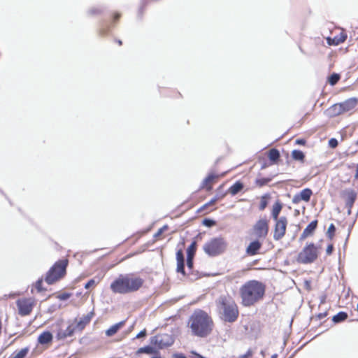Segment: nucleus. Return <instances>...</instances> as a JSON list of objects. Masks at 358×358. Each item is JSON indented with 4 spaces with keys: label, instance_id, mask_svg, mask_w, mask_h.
I'll return each mask as SVG.
<instances>
[{
    "label": "nucleus",
    "instance_id": "1",
    "mask_svg": "<svg viewBox=\"0 0 358 358\" xmlns=\"http://www.w3.org/2000/svg\"><path fill=\"white\" fill-rule=\"evenodd\" d=\"M265 289L262 282L255 280L246 282L239 290L242 305L245 307L254 306L263 299Z\"/></svg>",
    "mask_w": 358,
    "mask_h": 358
},
{
    "label": "nucleus",
    "instance_id": "2",
    "mask_svg": "<svg viewBox=\"0 0 358 358\" xmlns=\"http://www.w3.org/2000/svg\"><path fill=\"white\" fill-rule=\"evenodd\" d=\"M212 327L213 321L206 312L198 310L192 315L190 328L195 336L205 337L211 332Z\"/></svg>",
    "mask_w": 358,
    "mask_h": 358
},
{
    "label": "nucleus",
    "instance_id": "3",
    "mask_svg": "<svg viewBox=\"0 0 358 358\" xmlns=\"http://www.w3.org/2000/svg\"><path fill=\"white\" fill-rule=\"evenodd\" d=\"M221 318L228 322H234L238 316V309L235 301L229 296H221L216 301Z\"/></svg>",
    "mask_w": 358,
    "mask_h": 358
},
{
    "label": "nucleus",
    "instance_id": "4",
    "mask_svg": "<svg viewBox=\"0 0 358 358\" xmlns=\"http://www.w3.org/2000/svg\"><path fill=\"white\" fill-rule=\"evenodd\" d=\"M68 265L66 259L57 262L48 271L45 277V282L52 285L62 278L66 273V268Z\"/></svg>",
    "mask_w": 358,
    "mask_h": 358
},
{
    "label": "nucleus",
    "instance_id": "5",
    "mask_svg": "<svg viewBox=\"0 0 358 358\" xmlns=\"http://www.w3.org/2000/svg\"><path fill=\"white\" fill-rule=\"evenodd\" d=\"M227 248L225 241L220 237L213 238L207 241L203 246L204 252L210 257L222 254Z\"/></svg>",
    "mask_w": 358,
    "mask_h": 358
},
{
    "label": "nucleus",
    "instance_id": "6",
    "mask_svg": "<svg viewBox=\"0 0 358 358\" xmlns=\"http://www.w3.org/2000/svg\"><path fill=\"white\" fill-rule=\"evenodd\" d=\"M317 258V248L310 243L306 246L298 255L297 262L301 264L313 263Z\"/></svg>",
    "mask_w": 358,
    "mask_h": 358
},
{
    "label": "nucleus",
    "instance_id": "7",
    "mask_svg": "<svg viewBox=\"0 0 358 358\" xmlns=\"http://www.w3.org/2000/svg\"><path fill=\"white\" fill-rule=\"evenodd\" d=\"M128 274L120 275L118 278L113 281L110 285V288L113 292L115 294H128L127 282Z\"/></svg>",
    "mask_w": 358,
    "mask_h": 358
},
{
    "label": "nucleus",
    "instance_id": "8",
    "mask_svg": "<svg viewBox=\"0 0 358 358\" xmlns=\"http://www.w3.org/2000/svg\"><path fill=\"white\" fill-rule=\"evenodd\" d=\"M35 301L32 298L20 299L16 301L19 315L21 316L29 315L34 306Z\"/></svg>",
    "mask_w": 358,
    "mask_h": 358
},
{
    "label": "nucleus",
    "instance_id": "9",
    "mask_svg": "<svg viewBox=\"0 0 358 358\" xmlns=\"http://www.w3.org/2000/svg\"><path fill=\"white\" fill-rule=\"evenodd\" d=\"M173 342V337L168 334H159L151 338V343L161 349L171 345Z\"/></svg>",
    "mask_w": 358,
    "mask_h": 358
},
{
    "label": "nucleus",
    "instance_id": "10",
    "mask_svg": "<svg viewBox=\"0 0 358 358\" xmlns=\"http://www.w3.org/2000/svg\"><path fill=\"white\" fill-rule=\"evenodd\" d=\"M287 220L285 217H280L278 220L275 221L274 229L273 238L275 241L280 240L285 234Z\"/></svg>",
    "mask_w": 358,
    "mask_h": 358
},
{
    "label": "nucleus",
    "instance_id": "11",
    "mask_svg": "<svg viewBox=\"0 0 358 358\" xmlns=\"http://www.w3.org/2000/svg\"><path fill=\"white\" fill-rule=\"evenodd\" d=\"M127 282V292L131 293L138 291L143 286L144 280L140 277L134 276V274H128Z\"/></svg>",
    "mask_w": 358,
    "mask_h": 358
},
{
    "label": "nucleus",
    "instance_id": "12",
    "mask_svg": "<svg viewBox=\"0 0 358 358\" xmlns=\"http://www.w3.org/2000/svg\"><path fill=\"white\" fill-rule=\"evenodd\" d=\"M255 234L259 238H264L268 232V222L266 219H261L254 226Z\"/></svg>",
    "mask_w": 358,
    "mask_h": 358
},
{
    "label": "nucleus",
    "instance_id": "13",
    "mask_svg": "<svg viewBox=\"0 0 358 358\" xmlns=\"http://www.w3.org/2000/svg\"><path fill=\"white\" fill-rule=\"evenodd\" d=\"M342 196L345 199V206L348 208V214H351V210L357 199V193L352 189H345L342 192Z\"/></svg>",
    "mask_w": 358,
    "mask_h": 358
},
{
    "label": "nucleus",
    "instance_id": "14",
    "mask_svg": "<svg viewBox=\"0 0 358 358\" xmlns=\"http://www.w3.org/2000/svg\"><path fill=\"white\" fill-rule=\"evenodd\" d=\"M312 194H313V192L310 189H309V188L303 189L299 194H296L294 196V197L292 199V202L294 203H298L301 201H304L308 202L310 201Z\"/></svg>",
    "mask_w": 358,
    "mask_h": 358
},
{
    "label": "nucleus",
    "instance_id": "15",
    "mask_svg": "<svg viewBox=\"0 0 358 358\" xmlns=\"http://www.w3.org/2000/svg\"><path fill=\"white\" fill-rule=\"evenodd\" d=\"M76 330V327L73 324H70L65 330L59 329L57 334V338L58 340H63L67 337H71L73 335Z\"/></svg>",
    "mask_w": 358,
    "mask_h": 358
},
{
    "label": "nucleus",
    "instance_id": "16",
    "mask_svg": "<svg viewBox=\"0 0 358 358\" xmlns=\"http://www.w3.org/2000/svg\"><path fill=\"white\" fill-rule=\"evenodd\" d=\"M94 316V313L90 312L87 313L86 315L82 317L79 321L77 322V324L74 325L76 327V330L80 331H83L85 326L90 323L92 317Z\"/></svg>",
    "mask_w": 358,
    "mask_h": 358
},
{
    "label": "nucleus",
    "instance_id": "17",
    "mask_svg": "<svg viewBox=\"0 0 358 358\" xmlns=\"http://www.w3.org/2000/svg\"><path fill=\"white\" fill-rule=\"evenodd\" d=\"M262 245V243H260L259 241H253L247 247L245 252L249 256L256 255L258 254V252L261 249Z\"/></svg>",
    "mask_w": 358,
    "mask_h": 358
},
{
    "label": "nucleus",
    "instance_id": "18",
    "mask_svg": "<svg viewBox=\"0 0 358 358\" xmlns=\"http://www.w3.org/2000/svg\"><path fill=\"white\" fill-rule=\"evenodd\" d=\"M339 103L342 109H343V112H348L356 106L357 104V99L355 98H350Z\"/></svg>",
    "mask_w": 358,
    "mask_h": 358
},
{
    "label": "nucleus",
    "instance_id": "19",
    "mask_svg": "<svg viewBox=\"0 0 358 358\" xmlns=\"http://www.w3.org/2000/svg\"><path fill=\"white\" fill-rule=\"evenodd\" d=\"M317 225V221L313 220L311 222H310L308 226L305 228L303 230L301 236V239H304L306 237L310 236L313 231L315 230Z\"/></svg>",
    "mask_w": 358,
    "mask_h": 358
},
{
    "label": "nucleus",
    "instance_id": "20",
    "mask_svg": "<svg viewBox=\"0 0 358 358\" xmlns=\"http://www.w3.org/2000/svg\"><path fill=\"white\" fill-rule=\"evenodd\" d=\"M125 324V321H121L112 325L109 329L106 331V335L107 336H112L115 335L118 330L122 328Z\"/></svg>",
    "mask_w": 358,
    "mask_h": 358
},
{
    "label": "nucleus",
    "instance_id": "21",
    "mask_svg": "<svg viewBox=\"0 0 358 358\" xmlns=\"http://www.w3.org/2000/svg\"><path fill=\"white\" fill-rule=\"evenodd\" d=\"M52 340V335L50 331H44L38 338V342L40 344L44 345L49 343Z\"/></svg>",
    "mask_w": 358,
    "mask_h": 358
},
{
    "label": "nucleus",
    "instance_id": "22",
    "mask_svg": "<svg viewBox=\"0 0 358 358\" xmlns=\"http://www.w3.org/2000/svg\"><path fill=\"white\" fill-rule=\"evenodd\" d=\"M328 113L330 115L336 116L344 113L343 109L341 107L340 103H336L328 109Z\"/></svg>",
    "mask_w": 358,
    "mask_h": 358
},
{
    "label": "nucleus",
    "instance_id": "23",
    "mask_svg": "<svg viewBox=\"0 0 358 358\" xmlns=\"http://www.w3.org/2000/svg\"><path fill=\"white\" fill-rule=\"evenodd\" d=\"M243 188V184L240 181L236 182L229 189V192L231 195H236Z\"/></svg>",
    "mask_w": 358,
    "mask_h": 358
},
{
    "label": "nucleus",
    "instance_id": "24",
    "mask_svg": "<svg viewBox=\"0 0 358 358\" xmlns=\"http://www.w3.org/2000/svg\"><path fill=\"white\" fill-rule=\"evenodd\" d=\"M281 209H282V205H281V203H280L278 202L275 203L273 206L272 217L275 221L279 220L278 215H279V213H280Z\"/></svg>",
    "mask_w": 358,
    "mask_h": 358
},
{
    "label": "nucleus",
    "instance_id": "25",
    "mask_svg": "<svg viewBox=\"0 0 358 358\" xmlns=\"http://www.w3.org/2000/svg\"><path fill=\"white\" fill-rule=\"evenodd\" d=\"M348 318V314L345 312H339L336 315H334L332 318V321L334 323H339Z\"/></svg>",
    "mask_w": 358,
    "mask_h": 358
},
{
    "label": "nucleus",
    "instance_id": "26",
    "mask_svg": "<svg viewBox=\"0 0 358 358\" xmlns=\"http://www.w3.org/2000/svg\"><path fill=\"white\" fill-rule=\"evenodd\" d=\"M29 352L28 348L21 349L18 352H14L10 357V358H24Z\"/></svg>",
    "mask_w": 358,
    "mask_h": 358
},
{
    "label": "nucleus",
    "instance_id": "27",
    "mask_svg": "<svg viewBox=\"0 0 358 358\" xmlns=\"http://www.w3.org/2000/svg\"><path fill=\"white\" fill-rule=\"evenodd\" d=\"M225 193L222 194V193H217L216 195L210 199V201L209 202H208L207 203H206L203 207L202 208H206L207 206H210V205H213L214 203H215L217 201L222 199V198L224 197L225 196Z\"/></svg>",
    "mask_w": 358,
    "mask_h": 358
},
{
    "label": "nucleus",
    "instance_id": "28",
    "mask_svg": "<svg viewBox=\"0 0 358 358\" xmlns=\"http://www.w3.org/2000/svg\"><path fill=\"white\" fill-rule=\"evenodd\" d=\"M279 157H280V152L277 149L273 148L269 150L268 158L271 162H275L279 159Z\"/></svg>",
    "mask_w": 358,
    "mask_h": 358
},
{
    "label": "nucleus",
    "instance_id": "29",
    "mask_svg": "<svg viewBox=\"0 0 358 358\" xmlns=\"http://www.w3.org/2000/svg\"><path fill=\"white\" fill-rule=\"evenodd\" d=\"M292 157L295 160L303 161L304 159L305 155L302 151L294 150L292 152Z\"/></svg>",
    "mask_w": 358,
    "mask_h": 358
},
{
    "label": "nucleus",
    "instance_id": "30",
    "mask_svg": "<svg viewBox=\"0 0 358 358\" xmlns=\"http://www.w3.org/2000/svg\"><path fill=\"white\" fill-rule=\"evenodd\" d=\"M196 250V243L193 241L187 249V257H194Z\"/></svg>",
    "mask_w": 358,
    "mask_h": 358
},
{
    "label": "nucleus",
    "instance_id": "31",
    "mask_svg": "<svg viewBox=\"0 0 358 358\" xmlns=\"http://www.w3.org/2000/svg\"><path fill=\"white\" fill-rule=\"evenodd\" d=\"M272 178H257L255 180V184L258 187H263L266 185H267L270 181H271Z\"/></svg>",
    "mask_w": 358,
    "mask_h": 358
},
{
    "label": "nucleus",
    "instance_id": "32",
    "mask_svg": "<svg viewBox=\"0 0 358 358\" xmlns=\"http://www.w3.org/2000/svg\"><path fill=\"white\" fill-rule=\"evenodd\" d=\"M217 178V176L215 174H209L203 180L201 185V188L208 185V183L213 181L215 178Z\"/></svg>",
    "mask_w": 358,
    "mask_h": 358
},
{
    "label": "nucleus",
    "instance_id": "33",
    "mask_svg": "<svg viewBox=\"0 0 358 358\" xmlns=\"http://www.w3.org/2000/svg\"><path fill=\"white\" fill-rule=\"evenodd\" d=\"M340 75L336 73L331 74L329 78V83L331 85H336L340 80Z\"/></svg>",
    "mask_w": 358,
    "mask_h": 358
},
{
    "label": "nucleus",
    "instance_id": "34",
    "mask_svg": "<svg viewBox=\"0 0 358 358\" xmlns=\"http://www.w3.org/2000/svg\"><path fill=\"white\" fill-rule=\"evenodd\" d=\"M176 271L180 273L182 275H185V262H178Z\"/></svg>",
    "mask_w": 358,
    "mask_h": 358
},
{
    "label": "nucleus",
    "instance_id": "35",
    "mask_svg": "<svg viewBox=\"0 0 358 358\" xmlns=\"http://www.w3.org/2000/svg\"><path fill=\"white\" fill-rule=\"evenodd\" d=\"M140 352H144L146 354H152L155 352V349L152 346H145L139 349Z\"/></svg>",
    "mask_w": 358,
    "mask_h": 358
},
{
    "label": "nucleus",
    "instance_id": "36",
    "mask_svg": "<svg viewBox=\"0 0 358 358\" xmlns=\"http://www.w3.org/2000/svg\"><path fill=\"white\" fill-rule=\"evenodd\" d=\"M336 231V227L334 226V224H331L328 228V230H327V236L330 238V239H332L334 235V232Z\"/></svg>",
    "mask_w": 358,
    "mask_h": 358
},
{
    "label": "nucleus",
    "instance_id": "37",
    "mask_svg": "<svg viewBox=\"0 0 358 358\" xmlns=\"http://www.w3.org/2000/svg\"><path fill=\"white\" fill-rule=\"evenodd\" d=\"M176 260L178 262H185L184 255L181 250H179L176 252Z\"/></svg>",
    "mask_w": 358,
    "mask_h": 358
},
{
    "label": "nucleus",
    "instance_id": "38",
    "mask_svg": "<svg viewBox=\"0 0 358 358\" xmlns=\"http://www.w3.org/2000/svg\"><path fill=\"white\" fill-rule=\"evenodd\" d=\"M215 222L210 219H204L203 220V224L208 227H210L215 225Z\"/></svg>",
    "mask_w": 358,
    "mask_h": 358
},
{
    "label": "nucleus",
    "instance_id": "39",
    "mask_svg": "<svg viewBox=\"0 0 358 358\" xmlns=\"http://www.w3.org/2000/svg\"><path fill=\"white\" fill-rule=\"evenodd\" d=\"M43 279H38L35 284L36 289L38 292H41L43 290L42 287Z\"/></svg>",
    "mask_w": 358,
    "mask_h": 358
},
{
    "label": "nucleus",
    "instance_id": "40",
    "mask_svg": "<svg viewBox=\"0 0 358 358\" xmlns=\"http://www.w3.org/2000/svg\"><path fill=\"white\" fill-rule=\"evenodd\" d=\"M193 259L194 257H187V266L189 270L193 268Z\"/></svg>",
    "mask_w": 358,
    "mask_h": 358
},
{
    "label": "nucleus",
    "instance_id": "41",
    "mask_svg": "<svg viewBox=\"0 0 358 358\" xmlns=\"http://www.w3.org/2000/svg\"><path fill=\"white\" fill-rule=\"evenodd\" d=\"M329 147H331L332 148H336L338 145V141L334 138H331L329 141Z\"/></svg>",
    "mask_w": 358,
    "mask_h": 358
},
{
    "label": "nucleus",
    "instance_id": "42",
    "mask_svg": "<svg viewBox=\"0 0 358 358\" xmlns=\"http://www.w3.org/2000/svg\"><path fill=\"white\" fill-rule=\"evenodd\" d=\"M95 284H96L95 280L94 279H91L85 285V288L89 289V288L93 287L94 285H95Z\"/></svg>",
    "mask_w": 358,
    "mask_h": 358
},
{
    "label": "nucleus",
    "instance_id": "43",
    "mask_svg": "<svg viewBox=\"0 0 358 358\" xmlns=\"http://www.w3.org/2000/svg\"><path fill=\"white\" fill-rule=\"evenodd\" d=\"M71 296V294L69 293H63L59 295L58 298L62 301L67 300Z\"/></svg>",
    "mask_w": 358,
    "mask_h": 358
},
{
    "label": "nucleus",
    "instance_id": "44",
    "mask_svg": "<svg viewBox=\"0 0 358 358\" xmlns=\"http://www.w3.org/2000/svg\"><path fill=\"white\" fill-rule=\"evenodd\" d=\"M267 206V201L265 200L264 197L262 198L260 205H259V209L264 210Z\"/></svg>",
    "mask_w": 358,
    "mask_h": 358
},
{
    "label": "nucleus",
    "instance_id": "45",
    "mask_svg": "<svg viewBox=\"0 0 358 358\" xmlns=\"http://www.w3.org/2000/svg\"><path fill=\"white\" fill-rule=\"evenodd\" d=\"M101 9L100 8H91L90 10H89V13L91 15H96V14H99L101 13Z\"/></svg>",
    "mask_w": 358,
    "mask_h": 358
},
{
    "label": "nucleus",
    "instance_id": "46",
    "mask_svg": "<svg viewBox=\"0 0 358 358\" xmlns=\"http://www.w3.org/2000/svg\"><path fill=\"white\" fill-rule=\"evenodd\" d=\"M168 227L166 225L164 226L163 227L160 228L158 231L155 234V236L157 237L160 236L164 230L167 229Z\"/></svg>",
    "mask_w": 358,
    "mask_h": 358
},
{
    "label": "nucleus",
    "instance_id": "47",
    "mask_svg": "<svg viewBox=\"0 0 358 358\" xmlns=\"http://www.w3.org/2000/svg\"><path fill=\"white\" fill-rule=\"evenodd\" d=\"M252 352L251 350H248L245 354L241 355L238 358H248L252 355Z\"/></svg>",
    "mask_w": 358,
    "mask_h": 358
},
{
    "label": "nucleus",
    "instance_id": "48",
    "mask_svg": "<svg viewBox=\"0 0 358 358\" xmlns=\"http://www.w3.org/2000/svg\"><path fill=\"white\" fill-rule=\"evenodd\" d=\"M146 336V330L143 329L136 336V338H141Z\"/></svg>",
    "mask_w": 358,
    "mask_h": 358
},
{
    "label": "nucleus",
    "instance_id": "49",
    "mask_svg": "<svg viewBox=\"0 0 358 358\" xmlns=\"http://www.w3.org/2000/svg\"><path fill=\"white\" fill-rule=\"evenodd\" d=\"M333 250H334V247H333V245L330 244L327 246V250H326V252L328 255H331L333 252Z\"/></svg>",
    "mask_w": 358,
    "mask_h": 358
},
{
    "label": "nucleus",
    "instance_id": "50",
    "mask_svg": "<svg viewBox=\"0 0 358 358\" xmlns=\"http://www.w3.org/2000/svg\"><path fill=\"white\" fill-rule=\"evenodd\" d=\"M173 357L174 358H187L186 356L182 353H175Z\"/></svg>",
    "mask_w": 358,
    "mask_h": 358
},
{
    "label": "nucleus",
    "instance_id": "51",
    "mask_svg": "<svg viewBox=\"0 0 358 358\" xmlns=\"http://www.w3.org/2000/svg\"><path fill=\"white\" fill-rule=\"evenodd\" d=\"M296 143L298 145H304L305 144V140L304 139H297L296 140Z\"/></svg>",
    "mask_w": 358,
    "mask_h": 358
},
{
    "label": "nucleus",
    "instance_id": "52",
    "mask_svg": "<svg viewBox=\"0 0 358 358\" xmlns=\"http://www.w3.org/2000/svg\"><path fill=\"white\" fill-rule=\"evenodd\" d=\"M346 37H347L346 36H341V38L337 40L336 44H338V43H341V42L345 41V40L346 39Z\"/></svg>",
    "mask_w": 358,
    "mask_h": 358
},
{
    "label": "nucleus",
    "instance_id": "53",
    "mask_svg": "<svg viewBox=\"0 0 358 358\" xmlns=\"http://www.w3.org/2000/svg\"><path fill=\"white\" fill-rule=\"evenodd\" d=\"M326 315H327V313H320V314L318 315V317H319V319L322 320V319H323L324 317H326Z\"/></svg>",
    "mask_w": 358,
    "mask_h": 358
},
{
    "label": "nucleus",
    "instance_id": "54",
    "mask_svg": "<svg viewBox=\"0 0 358 358\" xmlns=\"http://www.w3.org/2000/svg\"><path fill=\"white\" fill-rule=\"evenodd\" d=\"M119 17H120V14H118V13L115 14L114 16V20L115 21L119 19Z\"/></svg>",
    "mask_w": 358,
    "mask_h": 358
},
{
    "label": "nucleus",
    "instance_id": "55",
    "mask_svg": "<svg viewBox=\"0 0 358 358\" xmlns=\"http://www.w3.org/2000/svg\"><path fill=\"white\" fill-rule=\"evenodd\" d=\"M278 357V355L277 354H274L271 356V358H277Z\"/></svg>",
    "mask_w": 358,
    "mask_h": 358
},
{
    "label": "nucleus",
    "instance_id": "56",
    "mask_svg": "<svg viewBox=\"0 0 358 358\" xmlns=\"http://www.w3.org/2000/svg\"><path fill=\"white\" fill-rule=\"evenodd\" d=\"M355 177H356L357 178H358V168H357V172H356Z\"/></svg>",
    "mask_w": 358,
    "mask_h": 358
},
{
    "label": "nucleus",
    "instance_id": "57",
    "mask_svg": "<svg viewBox=\"0 0 358 358\" xmlns=\"http://www.w3.org/2000/svg\"><path fill=\"white\" fill-rule=\"evenodd\" d=\"M211 189H212V187H211V186H208V187H207V189H208V190H210Z\"/></svg>",
    "mask_w": 358,
    "mask_h": 358
},
{
    "label": "nucleus",
    "instance_id": "58",
    "mask_svg": "<svg viewBox=\"0 0 358 358\" xmlns=\"http://www.w3.org/2000/svg\"><path fill=\"white\" fill-rule=\"evenodd\" d=\"M117 43H118V44H119V45H121V44H122V41H120V40L117 41Z\"/></svg>",
    "mask_w": 358,
    "mask_h": 358
}]
</instances>
